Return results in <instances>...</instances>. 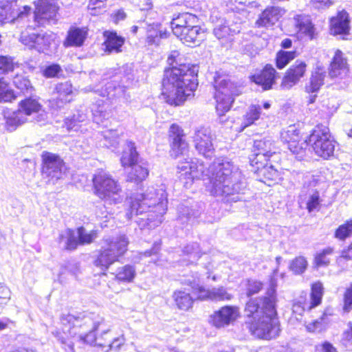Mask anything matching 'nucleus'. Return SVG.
<instances>
[{
	"label": "nucleus",
	"mask_w": 352,
	"mask_h": 352,
	"mask_svg": "<svg viewBox=\"0 0 352 352\" xmlns=\"http://www.w3.org/2000/svg\"><path fill=\"white\" fill-rule=\"evenodd\" d=\"M213 33L219 40L230 39V37L233 36L229 26L224 24L217 25L213 30Z\"/></svg>",
	"instance_id": "nucleus-52"
},
{
	"label": "nucleus",
	"mask_w": 352,
	"mask_h": 352,
	"mask_svg": "<svg viewBox=\"0 0 352 352\" xmlns=\"http://www.w3.org/2000/svg\"><path fill=\"white\" fill-rule=\"evenodd\" d=\"M58 7L52 1L48 0H39L36 10L34 12L36 21L44 25L45 23L56 24Z\"/></svg>",
	"instance_id": "nucleus-17"
},
{
	"label": "nucleus",
	"mask_w": 352,
	"mask_h": 352,
	"mask_svg": "<svg viewBox=\"0 0 352 352\" xmlns=\"http://www.w3.org/2000/svg\"><path fill=\"white\" fill-rule=\"evenodd\" d=\"M295 58V52L280 51L276 55V67L281 69Z\"/></svg>",
	"instance_id": "nucleus-48"
},
{
	"label": "nucleus",
	"mask_w": 352,
	"mask_h": 352,
	"mask_svg": "<svg viewBox=\"0 0 352 352\" xmlns=\"http://www.w3.org/2000/svg\"><path fill=\"white\" fill-rule=\"evenodd\" d=\"M333 252L332 248L328 247L322 252L318 253L315 256V263L318 267L327 266L330 263L329 258L327 257Z\"/></svg>",
	"instance_id": "nucleus-50"
},
{
	"label": "nucleus",
	"mask_w": 352,
	"mask_h": 352,
	"mask_svg": "<svg viewBox=\"0 0 352 352\" xmlns=\"http://www.w3.org/2000/svg\"><path fill=\"white\" fill-rule=\"evenodd\" d=\"M316 181L313 179V181L310 182L308 186L304 185L301 193L299 196L300 201L302 203L307 198V200L305 201L306 208L307 210L311 212L316 209L320 204V199L319 192L317 189L313 188V187L316 186Z\"/></svg>",
	"instance_id": "nucleus-22"
},
{
	"label": "nucleus",
	"mask_w": 352,
	"mask_h": 352,
	"mask_svg": "<svg viewBox=\"0 0 352 352\" xmlns=\"http://www.w3.org/2000/svg\"><path fill=\"white\" fill-rule=\"evenodd\" d=\"M3 116L6 120L7 129L10 131L15 130L17 126L30 120H34L35 122L40 123L47 119L42 105L36 99L31 97L21 100L16 111H4Z\"/></svg>",
	"instance_id": "nucleus-6"
},
{
	"label": "nucleus",
	"mask_w": 352,
	"mask_h": 352,
	"mask_svg": "<svg viewBox=\"0 0 352 352\" xmlns=\"http://www.w3.org/2000/svg\"><path fill=\"white\" fill-rule=\"evenodd\" d=\"M177 51H173L167 59L170 68L164 70L162 95L166 102L178 106L194 95L197 89L198 67L185 64Z\"/></svg>",
	"instance_id": "nucleus-2"
},
{
	"label": "nucleus",
	"mask_w": 352,
	"mask_h": 352,
	"mask_svg": "<svg viewBox=\"0 0 352 352\" xmlns=\"http://www.w3.org/2000/svg\"><path fill=\"white\" fill-rule=\"evenodd\" d=\"M61 71L58 65L53 64L45 67L43 75L47 78L55 77Z\"/></svg>",
	"instance_id": "nucleus-61"
},
{
	"label": "nucleus",
	"mask_w": 352,
	"mask_h": 352,
	"mask_svg": "<svg viewBox=\"0 0 352 352\" xmlns=\"http://www.w3.org/2000/svg\"><path fill=\"white\" fill-rule=\"evenodd\" d=\"M276 74L275 69L272 65H267L259 74L252 76V80L261 85L263 90H268L275 83Z\"/></svg>",
	"instance_id": "nucleus-27"
},
{
	"label": "nucleus",
	"mask_w": 352,
	"mask_h": 352,
	"mask_svg": "<svg viewBox=\"0 0 352 352\" xmlns=\"http://www.w3.org/2000/svg\"><path fill=\"white\" fill-rule=\"evenodd\" d=\"M130 212H126L128 219L133 214L148 213L146 224L148 229H154L163 221V215L167 210V194L163 188L148 187L142 194L130 197Z\"/></svg>",
	"instance_id": "nucleus-5"
},
{
	"label": "nucleus",
	"mask_w": 352,
	"mask_h": 352,
	"mask_svg": "<svg viewBox=\"0 0 352 352\" xmlns=\"http://www.w3.org/2000/svg\"><path fill=\"white\" fill-rule=\"evenodd\" d=\"M352 309V284L346 289L344 296L343 310L349 312Z\"/></svg>",
	"instance_id": "nucleus-59"
},
{
	"label": "nucleus",
	"mask_w": 352,
	"mask_h": 352,
	"mask_svg": "<svg viewBox=\"0 0 352 352\" xmlns=\"http://www.w3.org/2000/svg\"><path fill=\"white\" fill-rule=\"evenodd\" d=\"M88 32L86 28L71 27L67 31V36L63 42L65 47H82L87 37Z\"/></svg>",
	"instance_id": "nucleus-24"
},
{
	"label": "nucleus",
	"mask_w": 352,
	"mask_h": 352,
	"mask_svg": "<svg viewBox=\"0 0 352 352\" xmlns=\"http://www.w3.org/2000/svg\"><path fill=\"white\" fill-rule=\"evenodd\" d=\"M325 68L321 65H317L312 71L309 83L306 85L305 89L307 93H317L320 87L324 84V78L327 76Z\"/></svg>",
	"instance_id": "nucleus-28"
},
{
	"label": "nucleus",
	"mask_w": 352,
	"mask_h": 352,
	"mask_svg": "<svg viewBox=\"0 0 352 352\" xmlns=\"http://www.w3.org/2000/svg\"><path fill=\"white\" fill-rule=\"evenodd\" d=\"M86 119V114L80 111H78L76 113L65 119V124L67 131H77L79 129V124L85 121Z\"/></svg>",
	"instance_id": "nucleus-40"
},
{
	"label": "nucleus",
	"mask_w": 352,
	"mask_h": 352,
	"mask_svg": "<svg viewBox=\"0 0 352 352\" xmlns=\"http://www.w3.org/2000/svg\"><path fill=\"white\" fill-rule=\"evenodd\" d=\"M250 165L254 168V172L258 170L260 168L268 164V161L270 157L264 155L263 154L252 152L250 156Z\"/></svg>",
	"instance_id": "nucleus-45"
},
{
	"label": "nucleus",
	"mask_w": 352,
	"mask_h": 352,
	"mask_svg": "<svg viewBox=\"0 0 352 352\" xmlns=\"http://www.w3.org/2000/svg\"><path fill=\"white\" fill-rule=\"evenodd\" d=\"M239 316L237 307L226 305L210 316V322L217 328L224 327L235 321Z\"/></svg>",
	"instance_id": "nucleus-19"
},
{
	"label": "nucleus",
	"mask_w": 352,
	"mask_h": 352,
	"mask_svg": "<svg viewBox=\"0 0 352 352\" xmlns=\"http://www.w3.org/2000/svg\"><path fill=\"white\" fill-rule=\"evenodd\" d=\"M97 237L96 230L87 232L84 227L81 226L77 228L76 233L72 229H67L64 232L60 233L58 242L61 243L65 239V249L74 250L78 245L91 243Z\"/></svg>",
	"instance_id": "nucleus-13"
},
{
	"label": "nucleus",
	"mask_w": 352,
	"mask_h": 352,
	"mask_svg": "<svg viewBox=\"0 0 352 352\" xmlns=\"http://www.w3.org/2000/svg\"><path fill=\"white\" fill-rule=\"evenodd\" d=\"M232 298V295L229 294L223 287H213L211 289V300H230Z\"/></svg>",
	"instance_id": "nucleus-49"
},
{
	"label": "nucleus",
	"mask_w": 352,
	"mask_h": 352,
	"mask_svg": "<svg viewBox=\"0 0 352 352\" xmlns=\"http://www.w3.org/2000/svg\"><path fill=\"white\" fill-rule=\"evenodd\" d=\"M112 274H116V278L118 280L131 282L135 276V270L133 265H126L118 268L116 272Z\"/></svg>",
	"instance_id": "nucleus-39"
},
{
	"label": "nucleus",
	"mask_w": 352,
	"mask_h": 352,
	"mask_svg": "<svg viewBox=\"0 0 352 352\" xmlns=\"http://www.w3.org/2000/svg\"><path fill=\"white\" fill-rule=\"evenodd\" d=\"M126 14L123 10H118L113 15L114 22L118 23L120 21H123L126 19Z\"/></svg>",
	"instance_id": "nucleus-64"
},
{
	"label": "nucleus",
	"mask_w": 352,
	"mask_h": 352,
	"mask_svg": "<svg viewBox=\"0 0 352 352\" xmlns=\"http://www.w3.org/2000/svg\"><path fill=\"white\" fill-rule=\"evenodd\" d=\"M195 14L184 12L173 18L171 28L173 34L187 45H198L204 39L205 32L199 25Z\"/></svg>",
	"instance_id": "nucleus-8"
},
{
	"label": "nucleus",
	"mask_w": 352,
	"mask_h": 352,
	"mask_svg": "<svg viewBox=\"0 0 352 352\" xmlns=\"http://www.w3.org/2000/svg\"><path fill=\"white\" fill-rule=\"evenodd\" d=\"M182 252L184 254L189 255L196 259L200 257L199 254V246L196 243L187 245L184 248Z\"/></svg>",
	"instance_id": "nucleus-58"
},
{
	"label": "nucleus",
	"mask_w": 352,
	"mask_h": 352,
	"mask_svg": "<svg viewBox=\"0 0 352 352\" xmlns=\"http://www.w3.org/2000/svg\"><path fill=\"white\" fill-rule=\"evenodd\" d=\"M276 286V280L272 276L265 296L250 298L246 303L245 323L258 338L270 340L278 335L279 329L275 321Z\"/></svg>",
	"instance_id": "nucleus-3"
},
{
	"label": "nucleus",
	"mask_w": 352,
	"mask_h": 352,
	"mask_svg": "<svg viewBox=\"0 0 352 352\" xmlns=\"http://www.w3.org/2000/svg\"><path fill=\"white\" fill-rule=\"evenodd\" d=\"M194 290L196 291L197 299L201 300H210L211 289H206L199 284L198 287Z\"/></svg>",
	"instance_id": "nucleus-62"
},
{
	"label": "nucleus",
	"mask_w": 352,
	"mask_h": 352,
	"mask_svg": "<svg viewBox=\"0 0 352 352\" xmlns=\"http://www.w3.org/2000/svg\"><path fill=\"white\" fill-rule=\"evenodd\" d=\"M120 162L122 166L131 168L127 173V182L138 184L148 177V164L144 160L140 159L135 143L131 141L126 142Z\"/></svg>",
	"instance_id": "nucleus-10"
},
{
	"label": "nucleus",
	"mask_w": 352,
	"mask_h": 352,
	"mask_svg": "<svg viewBox=\"0 0 352 352\" xmlns=\"http://www.w3.org/2000/svg\"><path fill=\"white\" fill-rule=\"evenodd\" d=\"M199 215L198 211H195L192 208L186 206H182L179 208V221L182 223L192 222L194 219Z\"/></svg>",
	"instance_id": "nucleus-47"
},
{
	"label": "nucleus",
	"mask_w": 352,
	"mask_h": 352,
	"mask_svg": "<svg viewBox=\"0 0 352 352\" xmlns=\"http://www.w3.org/2000/svg\"><path fill=\"white\" fill-rule=\"evenodd\" d=\"M96 195L109 204L122 202V189L112 177L104 172L95 175L93 179Z\"/></svg>",
	"instance_id": "nucleus-11"
},
{
	"label": "nucleus",
	"mask_w": 352,
	"mask_h": 352,
	"mask_svg": "<svg viewBox=\"0 0 352 352\" xmlns=\"http://www.w3.org/2000/svg\"><path fill=\"white\" fill-rule=\"evenodd\" d=\"M294 20V25L298 28L299 32L309 36L311 38H313L314 26L307 16L298 15Z\"/></svg>",
	"instance_id": "nucleus-36"
},
{
	"label": "nucleus",
	"mask_w": 352,
	"mask_h": 352,
	"mask_svg": "<svg viewBox=\"0 0 352 352\" xmlns=\"http://www.w3.org/2000/svg\"><path fill=\"white\" fill-rule=\"evenodd\" d=\"M14 86L22 92L29 93L32 89L30 81L24 76L16 75L13 79Z\"/></svg>",
	"instance_id": "nucleus-51"
},
{
	"label": "nucleus",
	"mask_w": 352,
	"mask_h": 352,
	"mask_svg": "<svg viewBox=\"0 0 352 352\" xmlns=\"http://www.w3.org/2000/svg\"><path fill=\"white\" fill-rule=\"evenodd\" d=\"M62 330H56L52 331V334L56 338L58 342L60 344L59 352H75L74 349V342L69 340V337L72 338L78 341H80L78 336H73L70 333H65L64 332L65 325L61 322Z\"/></svg>",
	"instance_id": "nucleus-29"
},
{
	"label": "nucleus",
	"mask_w": 352,
	"mask_h": 352,
	"mask_svg": "<svg viewBox=\"0 0 352 352\" xmlns=\"http://www.w3.org/2000/svg\"><path fill=\"white\" fill-rule=\"evenodd\" d=\"M93 120L97 124H100L109 117V113L102 110V108L97 107L92 109Z\"/></svg>",
	"instance_id": "nucleus-57"
},
{
	"label": "nucleus",
	"mask_w": 352,
	"mask_h": 352,
	"mask_svg": "<svg viewBox=\"0 0 352 352\" xmlns=\"http://www.w3.org/2000/svg\"><path fill=\"white\" fill-rule=\"evenodd\" d=\"M261 107L260 105L252 104L250 106L248 111L244 116L243 118V129L252 124L256 120H258L261 112Z\"/></svg>",
	"instance_id": "nucleus-42"
},
{
	"label": "nucleus",
	"mask_w": 352,
	"mask_h": 352,
	"mask_svg": "<svg viewBox=\"0 0 352 352\" xmlns=\"http://www.w3.org/2000/svg\"><path fill=\"white\" fill-rule=\"evenodd\" d=\"M284 14L285 10L279 7H267L260 14L256 24L258 27H271L278 21Z\"/></svg>",
	"instance_id": "nucleus-26"
},
{
	"label": "nucleus",
	"mask_w": 352,
	"mask_h": 352,
	"mask_svg": "<svg viewBox=\"0 0 352 352\" xmlns=\"http://www.w3.org/2000/svg\"><path fill=\"white\" fill-rule=\"evenodd\" d=\"M172 298L175 306L183 311L189 310L194 302V299L190 293L185 290H175L172 295Z\"/></svg>",
	"instance_id": "nucleus-33"
},
{
	"label": "nucleus",
	"mask_w": 352,
	"mask_h": 352,
	"mask_svg": "<svg viewBox=\"0 0 352 352\" xmlns=\"http://www.w3.org/2000/svg\"><path fill=\"white\" fill-rule=\"evenodd\" d=\"M282 138L287 142L288 148L297 158L301 159L303 157L308 143L306 140L300 139L298 130L290 126L289 129L282 134Z\"/></svg>",
	"instance_id": "nucleus-18"
},
{
	"label": "nucleus",
	"mask_w": 352,
	"mask_h": 352,
	"mask_svg": "<svg viewBox=\"0 0 352 352\" xmlns=\"http://www.w3.org/2000/svg\"><path fill=\"white\" fill-rule=\"evenodd\" d=\"M38 34L32 33L30 34H26L25 32H22L20 38L21 42L29 47L30 49L34 48L36 49V44L37 41Z\"/></svg>",
	"instance_id": "nucleus-55"
},
{
	"label": "nucleus",
	"mask_w": 352,
	"mask_h": 352,
	"mask_svg": "<svg viewBox=\"0 0 352 352\" xmlns=\"http://www.w3.org/2000/svg\"><path fill=\"white\" fill-rule=\"evenodd\" d=\"M352 234V219L340 225L336 230L334 236L339 240H345Z\"/></svg>",
	"instance_id": "nucleus-46"
},
{
	"label": "nucleus",
	"mask_w": 352,
	"mask_h": 352,
	"mask_svg": "<svg viewBox=\"0 0 352 352\" xmlns=\"http://www.w3.org/2000/svg\"><path fill=\"white\" fill-rule=\"evenodd\" d=\"M168 138L175 157L182 153L187 148V143L184 139L183 129L177 124L170 125L168 131Z\"/></svg>",
	"instance_id": "nucleus-23"
},
{
	"label": "nucleus",
	"mask_w": 352,
	"mask_h": 352,
	"mask_svg": "<svg viewBox=\"0 0 352 352\" xmlns=\"http://www.w3.org/2000/svg\"><path fill=\"white\" fill-rule=\"evenodd\" d=\"M307 65L303 61H296L295 65H292L286 72L281 82V87L285 89H289L296 85L300 78H302L306 71Z\"/></svg>",
	"instance_id": "nucleus-21"
},
{
	"label": "nucleus",
	"mask_w": 352,
	"mask_h": 352,
	"mask_svg": "<svg viewBox=\"0 0 352 352\" xmlns=\"http://www.w3.org/2000/svg\"><path fill=\"white\" fill-rule=\"evenodd\" d=\"M214 87L216 92V111L220 118V122L226 112H228L234 102V97L241 94V87L231 80L228 76H220L217 74L214 76Z\"/></svg>",
	"instance_id": "nucleus-9"
},
{
	"label": "nucleus",
	"mask_w": 352,
	"mask_h": 352,
	"mask_svg": "<svg viewBox=\"0 0 352 352\" xmlns=\"http://www.w3.org/2000/svg\"><path fill=\"white\" fill-rule=\"evenodd\" d=\"M42 175L44 178H47L49 182L60 179L65 171L63 160L56 154L45 151L42 154Z\"/></svg>",
	"instance_id": "nucleus-14"
},
{
	"label": "nucleus",
	"mask_w": 352,
	"mask_h": 352,
	"mask_svg": "<svg viewBox=\"0 0 352 352\" xmlns=\"http://www.w3.org/2000/svg\"><path fill=\"white\" fill-rule=\"evenodd\" d=\"M307 265V259L304 256H299L291 261L289 268L294 274L300 275L305 272Z\"/></svg>",
	"instance_id": "nucleus-43"
},
{
	"label": "nucleus",
	"mask_w": 352,
	"mask_h": 352,
	"mask_svg": "<svg viewBox=\"0 0 352 352\" xmlns=\"http://www.w3.org/2000/svg\"><path fill=\"white\" fill-rule=\"evenodd\" d=\"M179 179L188 188L195 179L205 182L206 190L226 202L243 199L247 187L245 178L239 169L228 158H217L206 170L202 162L190 160L178 165Z\"/></svg>",
	"instance_id": "nucleus-1"
},
{
	"label": "nucleus",
	"mask_w": 352,
	"mask_h": 352,
	"mask_svg": "<svg viewBox=\"0 0 352 352\" xmlns=\"http://www.w3.org/2000/svg\"><path fill=\"white\" fill-rule=\"evenodd\" d=\"M349 72V65L347 59L344 56L343 53L337 50L330 64L329 76L331 78L340 77L342 78Z\"/></svg>",
	"instance_id": "nucleus-25"
},
{
	"label": "nucleus",
	"mask_w": 352,
	"mask_h": 352,
	"mask_svg": "<svg viewBox=\"0 0 352 352\" xmlns=\"http://www.w3.org/2000/svg\"><path fill=\"white\" fill-rule=\"evenodd\" d=\"M10 298V289L2 283H0V305H5Z\"/></svg>",
	"instance_id": "nucleus-63"
},
{
	"label": "nucleus",
	"mask_w": 352,
	"mask_h": 352,
	"mask_svg": "<svg viewBox=\"0 0 352 352\" xmlns=\"http://www.w3.org/2000/svg\"><path fill=\"white\" fill-rule=\"evenodd\" d=\"M323 296V286L320 282L315 283L311 286V305L309 309L314 308L320 304Z\"/></svg>",
	"instance_id": "nucleus-44"
},
{
	"label": "nucleus",
	"mask_w": 352,
	"mask_h": 352,
	"mask_svg": "<svg viewBox=\"0 0 352 352\" xmlns=\"http://www.w3.org/2000/svg\"><path fill=\"white\" fill-rule=\"evenodd\" d=\"M181 282L182 284L189 285L192 289H195L199 284V274L195 272L190 276H184V278L181 280Z\"/></svg>",
	"instance_id": "nucleus-56"
},
{
	"label": "nucleus",
	"mask_w": 352,
	"mask_h": 352,
	"mask_svg": "<svg viewBox=\"0 0 352 352\" xmlns=\"http://www.w3.org/2000/svg\"><path fill=\"white\" fill-rule=\"evenodd\" d=\"M129 243L128 237L123 234L104 236L101 240L100 248L94 261V265L101 271H107L125 254Z\"/></svg>",
	"instance_id": "nucleus-7"
},
{
	"label": "nucleus",
	"mask_w": 352,
	"mask_h": 352,
	"mask_svg": "<svg viewBox=\"0 0 352 352\" xmlns=\"http://www.w3.org/2000/svg\"><path fill=\"white\" fill-rule=\"evenodd\" d=\"M146 43L148 45L157 46L160 44L162 38H167L166 30L161 29V25L159 23H152L147 25Z\"/></svg>",
	"instance_id": "nucleus-31"
},
{
	"label": "nucleus",
	"mask_w": 352,
	"mask_h": 352,
	"mask_svg": "<svg viewBox=\"0 0 352 352\" xmlns=\"http://www.w3.org/2000/svg\"><path fill=\"white\" fill-rule=\"evenodd\" d=\"M192 138L195 149L199 155L206 158H211L214 155L215 149L212 143L213 135L210 129L199 127L195 129Z\"/></svg>",
	"instance_id": "nucleus-16"
},
{
	"label": "nucleus",
	"mask_w": 352,
	"mask_h": 352,
	"mask_svg": "<svg viewBox=\"0 0 352 352\" xmlns=\"http://www.w3.org/2000/svg\"><path fill=\"white\" fill-rule=\"evenodd\" d=\"M129 80V78L126 76L122 78L120 74H116L113 76V80L105 84L104 89L100 91L98 89L94 91L99 92L100 96L107 97L109 100L119 98L127 101L129 98V96L126 94L127 87L130 84Z\"/></svg>",
	"instance_id": "nucleus-15"
},
{
	"label": "nucleus",
	"mask_w": 352,
	"mask_h": 352,
	"mask_svg": "<svg viewBox=\"0 0 352 352\" xmlns=\"http://www.w3.org/2000/svg\"><path fill=\"white\" fill-rule=\"evenodd\" d=\"M54 39L55 35L52 33L38 34L36 50L39 52H45L50 48Z\"/></svg>",
	"instance_id": "nucleus-37"
},
{
	"label": "nucleus",
	"mask_w": 352,
	"mask_h": 352,
	"mask_svg": "<svg viewBox=\"0 0 352 352\" xmlns=\"http://www.w3.org/2000/svg\"><path fill=\"white\" fill-rule=\"evenodd\" d=\"M102 144L107 148H116L119 144V133L117 130H107L102 133Z\"/></svg>",
	"instance_id": "nucleus-38"
},
{
	"label": "nucleus",
	"mask_w": 352,
	"mask_h": 352,
	"mask_svg": "<svg viewBox=\"0 0 352 352\" xmlns=\"http://www.w3.org/2000/svg\"><path fill=\"white\" fill-rule=\"evenodd\" d=\"M60 322L65 325L64 332L78 337L84 344L96 347L95 352H103L106 345L113 339L111 330L104 319L100 316L63 314Z\"/></svg>",
	"instance_id": "nucleus-4"
},
{
	"label": "nucleus",
	"mask_w": 352,
	"mask_h": 352,
	"mask_svg": "<svg viewBox=\"0 0 352 352\" xmlns=\"http://www.w3.org/2000/svg\"><path fill=\"white\" fill-rule=\"evenodd\" d=\"M16 96L3 78H0V102H11Z\"/></svg>",
	"instance_id": "nucleus-41"
},
{
	"label": "nucleus",
	"mask_w": 352,
	"mask_h": 352,
	"mask_svg": "<svg viewBox=\"0 0 352 352\" xmlns=\"http://www.w3.org/2000/svg\"><path fill=\"white\" fill-rule=\"evenodd\" d=\"M309 143L318 157L328 160L333 156L336 141L328 127L323 125L316 126L309 137Z\"/></svg>",
	"instance_id": "nucleus-12"
},
{
	"label": "nucleus",
	"mask_w": 352,
	"mask_h": 352,
	"mask_svg": "<svg viewBox=\"0 0 352 352\" xmlns=\"http://www.w3.org/2000/svg\"><path fill=\"white\" fill-rule=\"evenodd\" d=\"M56 100L61 104L70 102L73 100L72 85L69 82H60L56 85Z\"/></svg>",
	"instance_id": "nucleus-35"
},
{
	"label": "nucleus",
	"mask_w": 352,
	"mask_h": 352,
	"mask_svg": "<svg viewBox=\"0 0 352 352\" xmlns=\"http://www.w3.org/2000/svg\"><path fill=\"white\" fill-rule=\"evenodd\" d=\"M106 39L104 42L105 52L108 53H119L122 52V47L124 43V38L118 36L114 32H104Z\"/></svg>",
	"instance_id": "nucleus-30"
},
{
	"label": "nucleus",
	"mask_w": 352,
	"mask_h": 352,
	"mask_svg": "<svg viewBox=\"0 0 352 352\" xmlns=\"http://www.w3.org/2000/svg\"><path fill=\"white\" fill-rule=\"evenodd\" d=\"M252 152L263 154L270 158L278 155L273 142L266 138L255 140Z\"/></svg>",
	"instance_id": "nucleus-34"
},
{
	"label": "nucleus",
	"mask_w": 352,
	"mask_h": 352,
	"mask_svg": "<svg viewBox=\"0 0 352 352\" xmlns=\"http://www.w3.org/2000/svg\"><path fill=\"white\" fill-rule=\"evenodd\" d=\"M263 287L261 282L256 280L249 281L247 288V296H251L258 293Z\"/></svg>",
	"instance_id": "nucleus-60"
},
{
	"label": "nucleus",
	"mask_w": 352,
	"mask_h": 352,
	"mask_svg": "<svg viewBox=\"0 0 352 352\" xmlns=\"http://www.w3.org/2000/svg\"><path fill=\"white\" fill-rule=\"evenodd\" d=\"M350 29L349 16L345 10L338 12L330 20V33L333 36H339L340 38L346 39Z\"/></svg>",
	"instance_id": "nucleus-20"
},
{
	"label": "nucleus",
	"mask_w": 352,
	"mask_h": 352,
	"mask_svg": "<svg viewBox=\"0 0 352 352\" xmlns=\"http://www.w3.org/2000/svg\"><path fill=\"white\" fill-rule=\"evenodd\" d=\"M12 58L8 56H0V74H4L14 69Z\"/></svg>",
	"instance_id": "nucleus-54"
},
{
	"label": "nucleus",
	"mask_w": 352,
	"mask_h": 352,
	"mask_svg": "<svg viewBox=\"0 0 352 352\" xmlns=\"http://www.w3.org/2000/svg\"><path fill=\"white\" fill-rule=\"evenodd\" d=\"M255 173L260 177V181L268 186L276 183L280 178L279 172L272 164L264 166Z\"/></svg>",
	"instance_id": "nucleus-32"
},
{
	"label": "nucleus",
	"mask_w": 352,
	"mask_h": 352,
	"mask_svg": "<svg viewBox=\"0 0 352 352\" xmlns=\"http://www.w3.org/2000/svg\"><path fill=\"white\" fill-rule=\"evenodd\" d=\"M327 323L328 320H327V314L324 313L319 319L315 320L312 322L308 324L307 329L309 331H320Z\"/></svg>",
	"instance_id": "nucleus-53"
}]
</instances>
